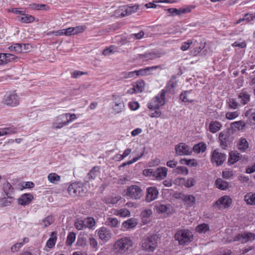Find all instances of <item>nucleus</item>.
<instances>
[{
	"mask_svg": "<svg viewBox=\"0 0 255 255\" xmlns=\"http://www.w3.org/2000/svg\"><path fill=\"white\" fill-rule=\"evenodd\" d=\"M76 239V234L73 232H70L67 238L66 244L68 246H71Z\"/></svg>",
	"mask_w": 255,
	"mask_h": 255,
	"instance_id": "obj_52",
	"label": "nucleus"
},
{
	"mask_svg": "<svg viewBox=\"0 0 255 255\" xmlns=\"http://www.w3.org/2000/svg\"><path fill=\"white\" fill-rule=\"evenodd\" d=\"M255 240V234L251 232H244L236 236L234 239L235 242H240L245 244L248 242H252Z\"/></svg>",
	"mask_w": 255,
	"mask_h": 255,
	"instance_id": "obj_10",
	"label": "nucleus"
},
{
	"mask_svg": "<svg viewBox=\"0 0 255 255\" xmlns=\"http://www.w3.org/2000/svg\"><path fill=\"white\" fill-rule=\"evenodd\" d=\"M3 189L8 198L12 199L11 195L14 192V188L8 182L6 181L3 183Z\"/></svg>",
	"mask_w": 255,
	"mask_h": 255,
	"instance_id": "obj_26",
	"label": "nucleus"
},
{
	"mask_svg": "<svg viewBox=\"0 0 255 255\" xmlns=\"http://www.w3.org/2000/svg\"><path fill=\"white\" fill-rule=\"evenodd\" d=\"M47 178L50 182L57 184L60 181L61 177L55 173H51L48 175Z\"/></svg>",
	"mask_w": 255,
	"mask_h": 255,
	"instance_id": "obj_38",
	"label": "nucleus"
},
{
	"mask_svg": "<svg viewBox=\"0 0 255 255\" xmlns=\"http://www.w3.org/2000/svg\"><path fill=\"white\" fill-rule=\"evenodd\" d=\"M121 199L120 195L115 196V197H110L104 199V202L107 204H115Z\"/></svg>",
	"mask_w": 255,
	"mask_h": 255,
	"instance_id": "obj_39",
	"label": "nucleus"
},
{
	"mask_svg": "<svg viewBox=\"0 0 255 255\" xmlns=\"http://www.w3.org/2000/svg\"><path fill=\"white\" fill-rule=\"evenodd\" d=\"M100 173V168L98 166L94 167L89 172L87 177L89 181L95 179Z\"/></svg>",
	"mask_w": 255,
	"mask_h": 255,
	"instance_id": "obj_31",
	"label": "nucleus"
},
{
	"mask_svg": "<svg viewBox=\"0 0 255 255\" xmlns=\"http://www.w3.org/2000/svg\"><path fill=\"white\" fill-rule=\"evenodd\" d=\"M106 222L108 226L112 228L117 227L119 224L118 220L115 218H109Z\"/></svg>",
	"mask_w": 255,
	"mask_h": 255,
	"instance_id": "obj_51",
	"label": "nucleus"
},
{
	"mask_svg": "<svg viewBox=\"0 0 255 255\" xmlns=\"http://www.w3.org/2000/svg\"><path fill=\"white\" fill-rule=\"evenodd\" d=\"M206 145L204 142H200L195 144L192 150L196 153L204 152L206 150Z\"/></svg>",
	"mask_w": 255,
	"mask_h": 255,
	"instance_id": "obj_35",
	"label": "nucleus"
},
{
	"mask_svg": "<svg viewBox=\"0 0 255 255\" xmlns=\"http://www.w3.org/2000/svg\"><path fill=\"white\" fill-rule=\"evenodd\" d=\"M251 96L247 92H242L238 96V98L240 100V105L243 106L247 104L250 101Z\"/></svg>",
	"mask_w": 255,
	"mask_h": 255,
	"instance_id": "obj_22",
	"label": "nucleus"
},
{
	"mask_svg": "<svg viewBox=\"0 0 255 255\" xmlns=\"http://www.w3.org/2000/svg\"><path fill=\"white\" fill-rule=\"evenodd\" d=\"M14 132L10 128H0V136Z\"/></svg>",
	"mask_w": 255,
	"mask_h": 255,
	"instance_id": "obj_61",
	"label": "nucleus"
},
{
	"mask_svg": "<svg viewBox=\"0 0 255 255\" xmlns=\"http://www.w3.org/2000/svg\"><path fill=\"white\" fill-rule=\"evenodd\" d=\"M157 239L156 235L144 238L141 243L142 250L145 252H153L157 247Z\"/></svg>",
	"mask_w": 255,
	"mask_h": 255,
	"instance_id": "obj_3",
	"label": "nucleus"
},
{
	"mask_svg": "<svg viewBox=\"0 0 255 255\" xmlns=\"http://www.w3.org/2000/svg\"><path fill=\"white\" fill-rule=\"evenodd\" d=\"M165 91L162 90L160 95H157L148 104V108L150 110H157L165 104Z\"/></svg>",
	"mask_w": 255,
	"mask_h": 255,
	"instance_id": "obj_6",
	"label": "nucleus"
},
{
	"mask_svg": "<svg viewBox=\"0 0 255 255\" xmlns=\"http://www.w3.org/2000/svg\"><path fill=\"white\" fill-rule=\"evenodd\" d=\"M177 81L176 80V76H172L168 82L165 88V91L172 93L174 91V89L177 87Z\"/></svg>",
	"mask_w": 255,
	"mask_h": 255,
	"instance_id": "obj_20",
	"label": "nucleus"
},
{
	"mask_svg": "<svg viewBox=\"0 0 255 255\" xmlns=\"http://www.w3.org/2000/svg\"><path fill=\"white\" fill-rule=\"evenodd\" d=\"M114 214L121 217H128L130 216L129 211L126 208L117 209L114 211Z\"/></svg>",
	"mask_w": 255,
	"mask_h": 255,
	"instance_id": "obj_33",
	"label": "nucleus"
},
{
	"mask_svg": "<svg viewBox=\"0 0 255 255\" xmlns=\"http://www.w3.org/2000/svg\"><path fill=\"white\" fill-rule=\"evenodd\" d=\"M113 108L117 114L121 113L125 109V104L123 100L119 99L118 101L115 102Z\"/></svg>",
	"mask_w": 255,
	"mask_h": 255,
	"instance_id": "obj_27",
	"label": "nucleus"
},
{
	"mask_svg": "<svg viewBox=\"0 0 255 255\" xmlns=\"http://www.w3.org/2000/svg\"><path fill=\"white\" fill-rule=\"evenodd\" d=\"M234 176L232 171H224L222 172V176L225 179H230Z\"/></svg>",
	"mask_w": 255,
	"mask_h": 255,
	"instance_id": "obj_64",
	"label": "nucleus"
},
{
	"mask_svg": "<svg viewBox=\"0 0 255 255\" xmlns=\"http://www.w3.org/2000/svg\"><path fill=\"white\" fill-rule=\"evenodd\" d=\"M98 236L103 242H108L112 237L111 231L107 228L102 227L98 231Z\"/></svg>",
	"mask_w": 255,
	"mask_h": 255,
	"instance_id": "obj_14",
	"label": "nucleus"
},
{
	"mask_svg": "<svg viewBox=\"0 0 255 255\" xmlns=\"http://www.w3.org/2000/svg\"><path fill=\"white\" fill-rule=\"evenodd\" d=\"M136 225V223L131 218L123 223V227L127 229L133 228L135 227Z\"/></svg>",
	"mask_w": 255,
	"mask_h": 255,
	"instance_id": "obj_42",
	"label": "nucleus"
},
{
	"mask_svg": "<svg viewBox=\"0 0 255 255\" xmlns=\"http://www.w3.org/2000/svg\"><path fill=\"white\" fill-rule=\"evenodd\" d=\"M138 5H124L119 7L116 11V14L122 17L129 15L132 13L135 12L138 9Z\"/></svg>",
	"mask_w": 255,
	"mask_h": 255,
	"instance_id": "obj_7",
	"label": "nucleus"
},
{
	"mask_svg": "<svg viewBox=\"0 0 255 255\" xmlns=\"http://www.w3.org/2000/svg\"><path fill=\"white\" fill-rule=\"evenodd\" d=\"M158 191L155 187H150L147 188L145 200L147 202L153 201L157 198Z\"/></svg>",
	"mask_w": 255,
	"mask_h": 255,
	"instance_id": "obj_16",
	"label": "nucleus"
},
{
	"mask_svg": "<svg viewBox=\"0 0 255 255\" xmlns=\"http://www.w3.org/2000/svg\"><path fill=\"white\" fill-rule=\"evenodd\" d=\"M125 195L130 199L138 200L143 196V191L141 187L136 185H132L128 187L125 191Z\"/></svg>",
	"mask_w": 255,
	"mask_h": 255,
	"instance_id": "obj_5",
	"label": "nucleus"
},
{
	"mask_svg": "<svg viewBox=\"0 0 255 255\" xmlns=\"http://www.w3.org/2000/svg\"><path fill=\"white\" fill-rule=\"evenodd\" d=\"M222 127L221 123L218 121H212L209 126V130L212 133H215Z\"/></svg>",
	"mask_w": 255,
	"mask_h": 255,
	"instance_id": "obj_24",
	"label": "nucleus"
},
{
	"mask_svg": "<svg viewBox=\"0 0 255 255\" xmlns=\"http://www.w3.org/2000/svg\"><path fill=\"white\" fill-rule=\"evenodd\" d=\"M144 35L143 31H140L137 33L131 34L128 36V39H139L141 38Z\"/></svg>",
	"mask_w": 255,
	"mask_h": 255,
	"instance_id": "obj_57",
	"label": "nucleus"
},
{
	"mask_svg": "<svg viewBox=\"0 0 255 255\" xmlns=\"http://www.w3.org/2000/svg\"><path fill=\"white\" fill-rule=\"evenodd\" d=\"M148 170H151L150 173L157 180H162L167 175V169L166 167H159L154 171L150 169Z\"/></svg>",
	"mask_w": 255,
	"mask_h": 255,
	"instance_id": "obj_15",
	"label": "nucleus"
},
{
	"mask_svg": "<svg viewBox=\"0 0 255 255\" xmlns=\"http://www.w3.org/2000/svg\"><path fill=\"white\" fill-rule=\"evenodd\" d=\"M60 116L58 117L56 121L52 124L53 128H61L64 126L68 125L66 121L64 120H60Z\"/></svg>",
	"mask_w": 255,
	"mask_h": 255,
	"instance_id": "obj_32",
	"label": "nucleus"
},
{
	"mask_svg": "<svg viewBox=\"0 0 255 255\" xmlns=\"http://www.w3.org/2000/svg\"><path fill=\"white\" fill-rule=\"evenodd\" d=\"M227 103L229 108L233 110H236L240 106V103H238L235 98L229 99L227 101Z\"/></svg>",
	"mask_w": 255,
	"mask_h": 255,
	"instance_id": "obj_37",
	"label": "nucleus"
},
{
	"mask_svg": "<svg viewBox=\"0 0 255 255\" xmlns=\"http://www.w3.org/2000/svg\"><path fill=\"white\" fill-rule=\"evenodd\" d=\"M161 56V53L158 52H148L143 54H139L138 58L145 59L146 60H153Z\"/></svg>",
	"mask_w": 255,
	"mask_h": 255,
	"instance_id": "obj_21",
	"label": "nucleus"
},
{
	"mask_svg": "<svg viewBox=\"0 0 255 255\" xmlns=\"http://www.w3.org/2000/svg\"><path fill=\"white\" fill-rule=\"evenodd\" d=\"M232 203V199L229 196L225 195L218 199L213 207L219 209H226L229 207Z\"/></svg>",
	"mask_w": 255,
	"mask_h": 255,
	"instance_id": "obj_8",
	"label": "nucleus"
},
{
	"mask_svg": "<svg viewBox=\"0 0 255 255\" xmlns=\"http://www.w3.org/2000/svg\"><path fill=\"white\" fill-rule=\"evenodd\" d=\"M244 17L245 20H246L247 22H249L255 18V12L254 13H246L244 15Z\"/></svg>",
	"mask_w": 255,
	"mask_h": 255,
	"instance_id": "obj_62",
	"label": "nucleus"
},
{
	"mask_svg": "<svg viewBox=\"0 0 255 255\" xmlns=\"http://www.w3.org/2000/svg\"><path fill=\"white\" fill-rule=\"evenodd\" d=\"M180 198L183 201L184 205L188 207H192L196 202L195 198L192 195L180 194Z\"/></svg>",
	"mask_w": 255,
	"mask_h": 255,
	"instance_id": "obj_17",
	"label": "nucleus"
},
{
	"mask_svg": "<svg viewBox=\"0 0 255 255\" xmlns=\"http://www.w3.org/2000/svg\"><path fill=\"white\" fill-rule=\"evenodd\" d=\"M57 234L55 232L51 233L50 238L46 243V246L49 248H52L55 245L57 240Z\"/></svg>",
	"mask_w": 255,
	"mask_h": 255,
	"instance_id": "obj_34",
	"label": "nucleus"
},
{
	"mask_svg": "<svg viewBox=\"0 0 255 255\" xmlns=\"http://www.w3.org/2000/svg\"><path fill=\"white\" fill-rule=\"evenodd\" d=\"M85 223L86 224V228H92L95 225V221L93 218L88 217L85 219Z\"/></svg>",
	"mask_w": 255,
	"mask_h": 255,
	"instance_id": "obj_54",
	"label": "nucleus"
},
{
	"mask_svg": "<svg viewBox=\"0 0 255 255\" xmlns=\"http://www.w3.org/2000/svg\"><path fill=\"white\" fill-rule=\"evenodd\" d=\"M43 222L44 224V227L49 226L54 222L53 217L52 216H48L46 217L43 220Z\"/></svg>",
	"mask_w": 255,
	"mask_h": 255,
	"instance_id": "obj_56",
	"label": "nucleus"
},
{
	"mask_svg": "<svg viewBox=\"0 0 255 255\" xmlns=\"http://www.w3.org/2000/svg\"><path fill=\"white\" fill-rule=\"evenodd\" d=\"M23 245V243H16L11 247V251L13 253L16 252Z\"/></svg>",
	"mask_w": 255,
	"mask_h": 255,
	"instance_id": "obj_63",
	"label": "nucleus"
},
{
	"mask_svg": "<svg viewBox=\"0 0 255 255\" xmlns=\"http://www.w3.org/2000/svg\"><path fill=\"white\" fill-rule=\"evenodd\" d=\"M173 172L179 174L187 175L188 173V169L184 166H178L174 169Z\"/></svg>",
	"mask_w": 255,
	"mask_h": 255,
	"instance_id": "obj_48",
	"label": "nucleus"
},
{
	"mask_svg": "<svg viewBox=\"0 0 255 255\" xmlns=\"http://www.w3.org/2000/svg\"><path fill=\"white\" fill-rule=\"evenodd\" d=\"M75 227L79 230H81L86 228V224L85 221L82 220H77L74 224Z\"/></svg>",
	"mask_w": 255,
	"mask_h": 255,
	"instance_id": "obj_50",
	"label": "nucleus"
},
{
	"mask_svg": "<svg viewBox=\"0 0 255 255\" xmlns=\"http://www.w3.org/2000/svg\"><path fill=\"white\" fill-rule=\"evenodd\" d=\"M22 44L15 43L8 47V49L12 51H15L17 53L23 52V49L22 48Z\"/></svg>",
	"mask_w": 255,
	"mask_h": 255,
	"instance_id": "obj_43",
	"label": "nucleus"
},
{
	"mask_svg": "<svg viewBox=\"0 0 255 255\" xmlns=\"http://www.w3.org/2000/svg\"><path fill=\"white\" fill-rule=\"evenodd\" d=\"M191 91H184L180 95V99L183 102L192 103L194 100L190 96Z\"/></svg>",
	"mask_w": 255,
	"mask_h": 255,
	"instance_id": "obj_25",
	"label": "nucleus"
},
{
	"mask_svg": "<svg viewBox=\"0 0 255 255\" xmlns=\"http://www.w3.org/2000/svg\"><path fill=\"white\" fill-rule=\"evenodd\" d=\"M175 152L177 155L180 156L189 155L192 153V149L186 143L181 142L175 146Z\"/></svg>",
	"mask_w": 255,
	"mask_h": 255,
	"instance_id": "obj_12",
	"label": "nucleus"
},
{
	"mask_svg": "<svg viewBox=\"0 0 255 255\" xmlns=\"http://www.w3.org/2000/svg\"><path fill=\"white\" fill-rule=\"evenodd\" d=\"M19 98L16 93H11L5 96L3 103L9 106H16L19 104Z\"/></svg>",
	"mask_w": 255,
	"mask_h": 255,
	"instance_id": "obj_13",
	"label": "nucleus"
},
{
	"mask_svg": "<svg viewBox=\"0 0 255 255\" xmlns=\"http://www.w3.org/2000/svg\"><path fill=\"white\" fill-rule=\"evenodd\" d=\"M252 110L250 109L248 110L245 114V116L248 117V119L250 121L251 124L255 125V113L252 112Z\"/></svg>",
	"mask_w": 255,
	"mask_h": 255,
	"instance_id": "obj_44",
	"label": "nucleus"
},
{
	"mask_svg": "<svg viewBox=\"0 0 255 255\" xmlns=\"http://www.w3.org/2000/svg\"><path fill=\"white\" fill-rule=\"evenodd\" d=\"M144 89V83L143 81L138 82L133 86V90L136 93L141 92Z\"/></svg>",
	"mask_w": 255,
	"mask_h": 255,
	"instance_id": "obj_47",
	"label": "nucleus"
},
{
	"mask_svg": "<svg viewBox=\"0 0 255 255\" xmlns=\"http://www.w3.org/2000/svg\"><path fill=\"white\" fill-rule=\"evenodd\" d=\"M33 199V196L31 194H23L18 199V203L22 206H26L29 204Z\"/></svg>",
	"mask_w": 255,
	"mask_h": 255,
	"instance_id": "obj_19",
	"label": "nucleus"
},
{
	"mask_svg": "<svg viewBox=\"0 0 255 255\" xmlns=\"http://www.w3.org/2000/svg\"><path fill=\"white\" fill-rule=\"evenodd\" d=\"M22 16L18 17V20L23 23H29L34 20V17L31 15H27L24 13Z\"/></svg>",
	"mask_w": 255,
	"mask_h": 255,
	"instance_id": "obj_40",
	"label": "nucleus"
},
{
	"mask_svg": "<svg viewBox=\"0 0 255 255\" xmlns=\"http://www.w3.org/2000/svg\"><path fill=\"white\" fill-rule=\"evenodd\" d=\"M130 238L124 237L117 240L114 244V249L121 253H124L132 246Z\"/></svg>",
	"mask_w": 255,
	"mask_h": 255,
	"instance_id": "obj_4",
	"label": "nucleus"
},
{
	"mask_svg": "<svg viewBox=\"0 0 255 255\" xmlns=\"http://www.w3.org/2000/svg\"><path fill=\"white\" fill-rule=\"evenodd\" d=\"M244 199L247 204L255 205V193L250 192L247 194Z\"/></svg>",
	"mask_w": 255,
	"mask_h": 255,
	"instance_id": "obj_36",
	"label": "nucleus"
},
{
	"mask_svg": "<svg viewBox=\"0 0 255 255\" xmlns=\"http://www.w3.org/2000/svg\"><path fill=\"white\" fill-rule=\"evenodd\" d=\"M67 117H69V119L66 121L68 125L69 123L74 121L77 118L76 115L75 114H71L70 113H66L60 115V120L67 119Z\"/></svg>",
	"mask_w": 255,
	"mask_h": 255,
	"instance_id": "obj_41",
	"label": "nucleus"
},
{
	"mask_svg": "<svg viewBox=\"0 0 255 255\" xmlns=\"http://www.w3.org/2000/svg\"><path fill=\"white\" fill-rule=\"evenodd\" d=\"M240 113L238 111L229 112L226 114V118L229 120H232L238 117Z\"/></svg>",
	"mask_w": 255,
	"mask_h": 255,
	"instance_id": "obj_53",
	"label": "nucleus"
},
{
	"mask_svg": "<svg viewBox=\"0 0 255 255\" xmlns=\"http://www.w3.org/2000/svg\"><path fill=\"white\" fill-rule=\"evenodd\" d=\"M157 69H162V68H161V66L157 65V66L146 67V68H143V69H140L138 70L134 71L135 75H136L137 76H146V75H149L150 74V72L151 71H152L153 70H156Z\"/></svg>",
	"mask_w": 255,
	"mask_h": 255,
	"instance_id": "obj_18",
	"label": "nucleus"
},
{
	"mask_svg": "<svg viewBox=\"0 0 255 255\" xmlns=\"http://www.w3.org/2000/svg\"><path fill=\"white\" fill-rule=\"evenodd\" d=\"M232 125L240 130L244 129L246 127V124L243 121L235 122L232 124Z\"/></svg>",
	"mask_w": 255,
	"mask_h": 255,
	"instance_id": "obj_55",
	"label": "nucleus"
},
{
	"mask_svg": "<svg viewBox=\"0 0 255 255\" xmlns=\"http://www.w3.org/2000/svg\"><path fill=\"white\" fill-rule=\"evenodd\" d=\"M233 129L228 128L226 130L221 132L219 134L218 139L220 146L223 149H226L233 142L234 137L233 136Z\"/></svg>",
	"mask_w": 255,
	"mask_h": 255,
	"instance_id": "obj_1",
	"label": "nucleus"
},
{
	"mask_svg": "<svg viewBox=\"0 0 255 255\" xmlns=\"http://www.w3.org/2000/svg\"><path fill=\"white\" fill-rule=\"evenodd\" d=\"M226 159L225 153L219 152L218 149H215L212 153L211 160L212 163H216L217 166L222 165Z\"/></svg>",
	"mask_w": 255,
	"mask_h": 255,
	"instance_id": "obj_11",
	"label": "nucleus"
},
{
	"mask_svg": "<svg viewBox=\"0 0 255 255\" xmlns=\"http://www.w3.org/2000/svg\"><path fill=\"white\" fill-rule=\"evenodd\" d=\"M193 43V41L191 40H188L186 42H184L182 43V45L180 49L182 51H186L188 50L190 45Z\"/></svg>",
	"mask_w": 255,
	"mask_h": 255,
	"instance_id": "obj_60",
	"label": "nucleus"
},
{
	"mask_svg": "<svg viewBox=\"0 0 255 255\" xmlns=\"http://www.w3.org/2000/svg\"><path fill=\"white\" fill-rule=\"evenodd\" d=\"M215 184L217 188L220 190H225L229 187L228 182L221 178L217 179L215 181Z\"/></svg>",
	"mask_w": 255,
	"mask_h": 255,
	"instance_id": "obj_30",
	"label": "nucleus"
},
{
	"mask_svg": "<svg viewBox=\"0 0 255 255\" xmlns=\"http://www.w3.org/2000/svg\"><path fill=\"white\" fill-rule=\"evenodd\" d=\"M155 208L157 212L158 213H165L167 212L168 208L166 205L160 203L156 204L155 206Z\"/></svg>",
	"mask_w": 255,
	"mask_h": 255,
	"instance_id": "obj_46",
	"label": "nucleus"
},
{
	"mask_svg": "<svg viewBox=\"0 0 255 255\" xmlns=\"http://www.w3.org/2000/svg\"><path fill=\"white\" fill-rule=\"evenodd\" d=\"M193 234L188 229H181L177 231L174 238L178 242L180 245H186L193 240Z\"/></svg>",
	"mask_w": 255,
	"mask_h": 255,
	"instance_id": "obj_2",
	"label": "nucleus"
},
{
	"mask_svg": "<svg viewBox=\"0 0 255 255\" xmlns=\"http://www.w3.org/2000/svg\"><path fill=\"white\" fill-rule=\"evenodd\" d=\"M68 191L69 194L73 197L83 196L84 190L82 184L81 183H73L70 185L68 188Z\"/></svg>",
	"mask_w": 255,
	"mask_h": 255,
	"instance_id": "obj_9",
	"label": "nucleus"
},
{
	"mask_svg": "<svg viewBox=\"0 0 255 255\" xmlns=\"http://www.w3.org/2000/svg\"><path fill=\"white\" fill-rule=\"evenodd\" d=\"M196 230L199 233H205L209 230V227L207 224H202L197 226Z\"/></svg>",
	"mask_w": 255,
	"mask_h": 255,
	"instance_id": "obj_45",
	"label": "nucleus"
},
{
	"mask_svg": "<svg viewBox=\"0 0 255 255\" xmlns=\"http://www.w3.org/2000/svg\"><path fill=\"white\" fill-rule=\"evenodd\" d=\"M13 202V198L9 199V198H2L0 199V207H5L9 206Z\"/></svg>",
	"mask_w": 255,
	"mask_h": 255,
	"instance_id": "obj_49",
	"label": "nucleus"
},
{
	"mask_svg": "<svg viewBox=\"0 0 255 255\" xmlns=\"http://www.w3.org/2000/svg\"><path fill=\"white\" fill-rule=\"evenodd\" d=\"M168 11L174 15H181V14H185L191 11V9L189 7L187 8H181L177 9L175 8H171L168 9Z\"/></svg>",
	"mask_w": 255,
	"mask_h": 255,
	"instance_id": "obj_23",
	"label": "nucleus"
},
{
	"mask_svg": "<svg viewBox=\"0 0 255 255\" xmlns=\"http://www.w3.org/2000/svg\"><path fill=\"white\" fill-rule=\"evenodd\" d=\"M241 158V155L239 153L232 151L229 154L228 158V163L230 164H233Z\"/></svg>",
	"mask_w": 255,
	"mask_h": 255,
	"instance_id": "obj_29",
	"label": "nucleus"
},
{
	"mask_svg": "<svg viewBox=\"0 0 255 255\" xmlns=\"http://www.w3.org/2000/svg\"><path fill=\"white\" fill-rule=\"evenodd\" d=\"M238 148L242 151H245L249 147V143L245 138L241 137L238 142Z\"/></svg>",
	"mask_w": 255,
	"mask_h": 255,
	"instance_id": "obj_28",
	"label": "nucleus"
},
{
	"mask_svg": "<svg viewBox=\"0 0 255 255\" xmlns=\"http://www.w3.org/2000/svg\"><path fill=\"white\" fill-rule=\"evenodd\" d=\"M143 155V152H142V153H141L140 155L133 158L132 159H131L128 162L123 163L120 166V167H125L126 165L131 164L132 163H133L137 161L138 160H139L142 156Z\"/></svg>",
	"mask_w": 255,
	"mask_h": 255,
	"instance_id": "obj_58",
	"label": "nucleus"
},
{
	"mask_svg": "<svg viewBox=\"0 0 255 255\" xmlns=\"http://www.w3.org/2000/svg\"><path fill=\"white\" fill-rule=\"evenodd\" d=\"M73 29L74 35L84 32L86 30V27L85 25H80L73 27Z\"/></svg>",
	"mask_w": 255,
	"mask_h": 255,
	"instance_id": "obj_59",
	"label": "nucleus"
}]
</instances>
